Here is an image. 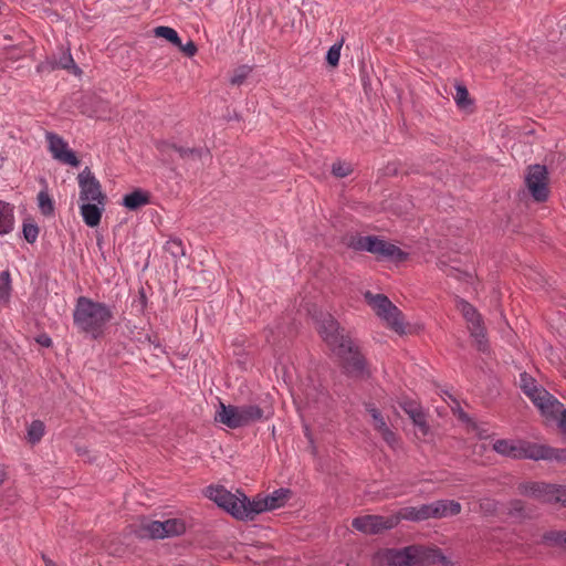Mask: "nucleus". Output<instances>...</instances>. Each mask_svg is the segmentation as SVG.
I'll return each mask as SVG.
<instances>
[{"instance_id": "41", "label": "nucleus", "mask_w": 566, "mask_h": 566, "mask_svg": "<svg viewBox=\"0 0 566 566\" xmlns=\"http://www.w3.org/2000/svg\"><path fill=\"white\" fill-rule=\"evenodd\" d=\"M518 386H520L521 390L523 391V394H525V390H531L533 388L538 387L539 385L537 384V381L534 377H532L526 371H523L520 374Z\"/></svg>"}, {"instance_id": "9", "label": "nucleus", "mask_w": 566, "mask_h": 566, "mask_svg": "<svg viewBox=\"0 0 566 566\" xmlns=\"http://www.w3.org/2000/svg\"><path fill=\"white\" fill-rule=\"evenodd\" d=\"M492 449L506 458L513 460L536 461L537 443L524 439H499L493 443Z\"/></svg>"}, {"instance_id": "30", "label": "nucleus", "mask_w": 566, "mask_h": 566, "mask_svg": "<svg viewBox=\"0 0 566 566\" xmlns=\"http://www.w3.org/2000/svg\"><path fill=\"white\" fill-rule=\"evenodd\" d=\"M11 275L8 270L0 273V303L8 304L11 297Z\"/></svg>"}, {"instance_id": "46", "label": "nucleus", "mask_w": 566, "mask_h": 566, "mask_svg": "<svg viewBox=\"0 0 566 566\" xmlns=\"http://www.w3.org/2000/svg\"><path fill=\"white\" fill-rule=\"evenodd\" d=\"M378 432L381 434L382 439L390 447H394L397 443V441H398L397 436L395 434V432L392 430H390V428L388 426Z\"/></svg>"}, {"instance_id": "10", "label": "nucleus", "mask_w": 566, "mask_h": 566, "mask_svg": "<svg viewBox=\"0 0 566 566\" xmlns=\"http://www.w3.org/2000/svg\"><path fill=\"white\" fill-rule=\"evenodd\" d=\"M457 308L468 322L470 334L475 339L478 349L483 353L486 352L489 347L486 331L483 325L482 316L478 310L464 298H459L457 301Z\"/></svg>"}, {"instance_id": "18", "label": "nucleus", "mask_w": 566, "mask_h": 566, "mask_svg": "<svg viewBox=\"0 0 566 566\" xmlns=\"http://www.w3.org/2000/svg\"><path fill=\"white\" fill-rule=\"evenodd\" d=\"M400 408L410 417L413 424L419 429L423 437L430 432V427L427 422V416L422 408L412 400H403L399 402Z\"/></svg>"}, {"instance_id": "7", "label": "nucleus", "mask_w": 566, "mask_h": 566, "mask_svg": "<svg viewBox=\"0 0 566 566\" xmlns=\"http://www.w3.org/2000/svg\"><path fill=\"white\" fill-rule=\"evenodd\" d=\"M339 359V367L349 378L364 379L370 376L366 357L352 339L344 348L335 353Z\"/></svg>"}, {"instance_id": "3", "label": "nucleus", "mask_w": 566, "mask_h": 566, "mask_svg": "<svg viewBox=\"0 0 566 566\" xmlns=\"http://www.w3.org/2000/svg\"><path fill=\"white\" fill-rule=\"evenodd\" d=\"M206 495L219 507L240 521H253L258 514L269 511L266 500L261 494H258L251 501L244 493L239 492V495H237L224 486L210 485L207 488Z\"/></svg>"}, {"instance_id": "47", "label": "nucleus", "mask_w": 566, "mask_h": 566, "mask_svg": "<svg viewBox=\"0 0 566 566\" xmlns=\"http://www.w3.org/2000/svg\"><path fill=\"white\" fill-rule=\"evenodd\" d=\"M177 46L189 57L193 56L198 51L196 43L191 40H189L185 45L180 42V45Z\"/></svg>"}, {"instance_id": "2", "label": "nucleus", "mask_w": 566, "mask_h": 566, "mask_svg": "<svg viewBox=\"0 0 566 566\" xmlns=\"http://www.w3.org/2000/svg\"><path fill=\"white\" fill-rule=\"evenodd\" d=\"M437 563L448 565L450 562L440 548L419 545L380 549L371 559V566H427Z\"/></svg>"}, {"instance_id": "34", "label": "nucleus", "mask_w": 566, "mask_h": 566, "mask_svg": "<svg viewBox=\"0 0 566 566\" xmlns=\"http://www.w3.org/2000/svg\"><path fill=\"white\" fill-rule=\"evenodd\" d=\"M164 249L167 253H169L175 259H179V258L184 256L186 253L184 243H182L181 239H179V238H170L166 242Z\"/></svg>"}, {"instance_id": "48", "label": "nucleus", "mask_w": 566, "mask_h": 566, "mask_svg": "<svg viewBox=\"0 0 566 566\" xmlns=\"http://www.w3.org/2000/svg\"><path fill=\"white\" fill-rule=\"evenodd\" d=\"M35 342L39 345L46 347V348L52 347V345H53L52 338L46 333L39 334L35 337Z\"/></svg>"}, {"instance_id": "21", "label": "nucleus", "mask_w": 566, "mask_h": 566, "mask_svg": "<svg viewBox=\"0 0 566 566\" xmlns=\"http://www.w3.org/2000/svg\"><path fill=\"white\" fill-rule=\"evenodd\" d=\"M149 202L150 193L146 190L138 188L129 193H126L123 197L122 205L130 211H136L139 208L148 205Z\"/></svg>"}, {"instance_id": "50", "label": "nucleus", "mask_w": 566, "mask_h": 566, "mask_svg": "<svg viewBox=\"0 0 566 566\" xmlns=\"http://www.w3.org/2000/svg\"><path fill=\"white\" fill-rule=\"evenodd\" d=\"M397 172H398L397 168H396V166L394 164L392 165H388L386 167V174L387 175H397Z\"/></svg>"}, {"instance_id": "52", "label": "nucleus", "mask_w": 566, "mask_h": 566, "mask_svg": "<svg viewBox=\"0 0 566 566\" xmlns=\"http://www.w3.org/2000/svg\"><path fill=\"white\" fill-rule=\"evenodd\" d=\"M459 418L463 421H469V416L464 411L460 412Z\"/></svg>"}, {"instance_id": "16", "label": "nucleus", "mask_w": 566, "mask_h": 566, "mask_svg": "<svg viewBox=\"0 0 566 566\" xmlns=\"http://www.w3.org/2000/svg\"><path fill=\"white\" fill-rule=\"evenodd\" d=\"M55 70H67L73 74H81V69L75 64L70 49L62 50L60 55L48 56L36 65L38 73H51Z\"/></svg>"}, {"instance_id": "20", "label": "nucleus", "mask_w": 566, "mask_h": 566, "mask_svg": "<svg viewBox=\"0 0 566 566\" xmlns=\"http://www.w3.org/2000/svg\"><path fill=\"white\" fill-rule=\"evenodd\" d=\"M84 223L90 228H95L101 223L104 206L97 202L86 201L80 207Z\"/></svg>"}, {"instance_id": "40", "label": "nucleus", "mask_w": 566, "mask_h": 566, "mask_svg": "<svg viewBox=\"0 0 566 566\" xmlns=\"http://www.w3.org/2000/svg\"><path fill=\"white\" fill-rule=\"evenodd\" d=\"M14 217L12 212L4 213L0 211V234H8L13 230Z\"/></svg>"}, {"instance_id": "45", "label": "nucleus", "mask_w": 566, "mask_h": 566, "mask_svg": "<svg viewBox=\"0 0 566 566\" xmlns=\"http://www.w3.org/2000/svg\"><path fill=\"white\" fill-rule=\"evenodd\" d=\"M417 514L419 516L418 522L433 518L432 503L422 504L419 507H417Z\"/></svg>"}, {"instance_id": "27", "label": "nucleus", "mask_w": 566, "mask_h": 566, "mask_svg": "<svg viewBox=\"0 0 566 566\" xmlns=\"http://www.w3.org/2000/svg\"><path fill=\"white\" fill-rule=\"evenodd\" d=\"M164 538L182 535L186 532V524L181 518H169L161 522Z\"/></svg>"}, {"instance_id": "5", "label": "nucleus", "mask_w": 566, "mask_h": 566, "mask_svg": "<svg viewBox=\"0 0 566 566\" xmlns=\"http://www.w3.org/2000/svg\"><path fill=\"white\" fill-rule=\"evenodd\" d=\"M349 247L356 251H366L376 255L377 260H388L401 263L408 260L409 254L399 247L377 235H360L353 238Z\"/></svg>"}, {"instance_id": "24", "label": "nucleus", "mask_w": 566, "mask_h": 566, "mask_svg": "<svg viewBox=\"0 0 566 566\" xmlns=\"http://www.w3.org/2000/svg\"><path fill=\"white\" fill-rule=\"evenodd\" d=\"M556 461L557 463H566V448H553L547 444L537 443L536 461Z\"/></svg>"}, {"instance_id": "42", "label": "nucleus", "mask_w": 566, "mask_h": 566, "mask_svg": "<svg viewBox=\"0 0 566 566\" xmlns=\"http://www.w3.org/2000/svg\"><path fill=\"white\" fill-rule=\"evenodd\" d=\"M250 72H251V69L247 65H242V66L238 67L234 71V74L232 75V77L230 78V83L233 85L242 84L245 81V78L248 77Z\"/></svg>"}, {"instance_id": "36", "label": "nucleus", "mask_w": 566, "mask_h": 566, "mask_svg": "<svg viewBox=\"0 0 566 566\" xmlns=\"http://www.w3.org/2000/svg\"><path fill=\"white\" fill-rule=\"evenodd\" d=\"M499 502L491 497H483L479 502V511L484 516H494L497 513Z\"/></svg>"}, {"instance_id": "28", "label": "nucleus", "mask_w": 566, "mask_h": 566, "mask_svg": "<svg viewBox=\"0 0 566 566\" xmlns=\"http://www.w3.org/2000/svg\"><path fill=\"white\" fill-rule=\"evenodd\" d=\"M507 514L520 520H526L533 516V512L526 507L522 500L518 499L510 501Z\"/></svg>"}, {"instance_id": "26", "label": "nucleus", "mask_w": 566, "mask_h": 566, "mask_svg": "<svg viewBox=\"0 0 566 566\" xmlns=\"http://www.w3.org/2000/svg\"><path fill=\"white\" fill-rule=\"evenodd\" d=\"M291 496L292 491L290 489L281 488L273 491L271 494L265 495L264 500H266L269 511H273L275 509L283 507Z\"/></svg>"}, {"instance_id": "19", "label": "nucleus", "mask_w": 566, "mask_h": 566, "mask_svg": "<svg viewBox=\"0 0 566 566\" xmlns=\"http://www.w3.org/2000/svg\"><path fill=\"white\" fill-rule=\"evenodd\" d=\"M157 149L160 150L161 153H166L168 149H174L179 154L180 158L182 159H200L203 153L210 154V150L208 148H188L164 140L157 144Z\"/></svg>"}, {"instance_id": "12", "label": "nucleus", "mask_w": 566, "mask_h": 566, "mask_svg": "<svg viewBox=\"0 0 566 566\" xmlns=\"http://www.w3.org/2000/svg\"><path fill=\"white\" fill-rule=\"evenodd\" d=\"M318 333L334 354L352 340L350 336L329 314L321 321Z\"/></svg>"}, {"instance_id": "31", "label": "nucleus", "mask_w": 566, "mask_h": 566, "mask_svg": "<svg viewBox=\"0 0 566 566\" xmlns=\"http://www.w3.org/2000/svg\"><path fill=\"white\" fill-rule=\"evenodd\" d=\"M45 426L41 420H33L28 427V441L35 444L41 441L44 436Z\"/></svg>"}, {"instance_id": "37", "label": "nucleus", "mask_w": 566, "mask_h": 566, "mask_svg": "<svg viewBox=\"0 0 566 566\" xmlns=\"http://www.w3.org/2000/svg\"><path fill=\"white\" fill-rule=\"evenodd\" d=\"M391 517L397 518V525L402 521H412L418 522V514H417V507L416 506H405L400 509L396 514H392Z\"/></svg>"}, {"instance_id": "14", "label": "nucleus", "mask_w": 566, "mask_h": 566, "mask_svg": "<svg viewBox=\"0 0 566 566\" xmlns=\"http://www.w3.org/2000/svg\"><path fill=\"white\" fill-rule=\"evenodd\" d=\"M352 526L367 535H378L397 526V518L391 515H363L355 517Z\"/></svg>"}, {"instance_id": "39", "label": "nucleus", "mask_w": 566, "mask_h": 566, "mask_svg": "<svg viewBox=\"0 0 566 566\" xmlns=\"http://www.w3.org/2000/svg\"><path fill=\"white\" fill-rule=\"evenodd\" d=\"M343 42L344 40L342 39L338 43L333 44L326 53V62L332 67H336L339 63Z\"/></svg>"}, {"instance_id": "13", "label": "nucleus", "mask_w": 566, "mask_h": 566, "mask_svg": "<svg viewBox=\"0 0 566 566\" xmlns=\"http://www.w3.org/2000/svg\"><path fill=\"white\" fill-rule=\"evenodd\" d=\"M80 187V200L93 201L105 206L107 196L103 192L99 181L88 167H85L77 176Z\"/></svg>"}, {"instance_id": "35", "label": "nucleus", "mask_w": 566, "mask_h": 566, "mask_svg": "<svg viewBox=\"0 0 566 566\" xmlns=\"http://www.w3.org/2000/svg\"><path fill=\"white\" fill-rule=\"evenodd\" d=\"M40 229L36 223L24 220L22 226L23 238L28 243H34L38 239Z\"/></svg>"}, {"instance_id": "32", "label": "nucleus", "mask_w": 566, "mask_h": 566, "mask_svg": "<svg viewBox=\"0 0 566 566\" xmlns=\"http://www.w3.org/2000/svg\"><path fill=\"white\" fill-rule=\"evenodd\" d=\"M455 103L460 109H467L469 106L473 105V101L470 97L469 91L465 85L457 84L455 85Z\"/></svg>"}, {"instance_id": "17", "label": "nucleus", "mask_w": 566, "mask_h": 566, "mask_svg": "<svg viewBox=\"0 0 566 566\" xmlns=\"http://www.w3.org/2000/svg\"><path fill=\"white\" fill-rule=\"evenodd\" d=\"M46 139L49 142V149L52 153L54 159L62 164L70 165L72 167H78L81 161L76 154L67 148V143L55 133H46Z\"/></svg>"}, {"instance_id": "11", "label": "nucleus", "mask_w": 566, "mask_h": 566, "mask_svg": "<svg viewBox=\"0 0 566 566\" xmlns=\"http://www.w3.org/2000/svg\"><path fill=\"white\" fill-rule=\"evenodd\" d=\"M525 185L536 202H545L549 196L547 167L539 164L528 166Z\"/></svg>"}, {"instance_id": "8", "label": "nucleus", "mask_w": 566, "mask_h": 566, "mask_svg": "<svg viewBox=\"0 0 566 566\" xmlns=\"http://www.w3.org/2000/svg\"><path fill=\"white\" fill-rule=\"evenodd\" d=\"M518 491L523 495L532 496L544 503H560L566 506V485L527 482L520 484Z\"/></svg>"}, {"instance_id": "43", "label": "nucleus", "mask_w": 566, "mask_h": 566, "mask_svg": "<svg viewBox=\"0 0 566 566\" xmlns=\"http://www.w3.org/2000/svg\"><path fill=\"white\" fill-rule=\"evenodd\" d=\"M132 307L136 310L139 314H143L147 307V296L144 287H140L138 291V296L133 301Z\"/></svg>"}, {"instance_id": "15", "label": "nucleus", "mask_w": 566, "mask_h": 566, "mask_svg": "<svg viewBox=\"0 0 566 566\" xmlns=\"http://www.w3.org/2000/svg\"><path fill=\"white\" fill-rule=\"evenodd\" d=\"M524 395L539 410L543 417L554 416L559 408L564 407L563 403L543 386L525 390Z\"/></svg>"}, {"instance_id": "38", "label": "nucleus", "mask_w": 566, "mask_h": 566, "mask_svg": "<svg viewBox=\"0 0 566 566\" xmlns=\"http://www.w3.org/2000/svg\"><path fill=\"white\" fill-rule=\"evenodd\" d=\"M353 166L349 163L337 160L332 165V175L336 178H345L353 172Z\"/></svg>"}, {"instance_id": "1", "label": "nucleus", "mask_w": 566, "mask_h": 566, "mask_svg": "<svg viewBox=\"0 0 566 566\" xmlns=\"http://www.w3.org/2000/svg\"><path fill=\"white\" fill-rule=\"evenodd\" d=\"M73 324L77 332L99 339L105 335L108 324L114 318L109 305L94 301L87 296H78L73 310Z\"/></svg>"}, {"instance_id": "22", "label": "nucleus", "mask_w": 566, "mask_h": 566, "mask_svg": "<svg viewBox=\"0 0 566 566\" xmlns=\"http://www.w3.org/2000/svg\"><path fill=\"white\" fill-rule=\"evenodd\" d=\"M135 533L139 538L164 539L160 521H149L144 518Z\"/></svg>"}, {"instance_id": "6", "label": "nucleus", "mask_w": 566, "mask_h": 566, "mask_svg": "<svg viewBox=\"0 0 566 566\" xmlns=\"http://www.w3.org/2000/svg\"><path fill=\"white\" fill-rule=\"evenodd\" d=\"M364 298L391 329L400 335L406 333L402 312L385 294H373L370 291H366Z\"/></svg>"}, {"instance_id": "49", "label": "nucleus", "mask_w": 566, "mask_h": 566, "mask_svg": "<svg viewBox=\"0 0 566 566\" xmlns=\"http://www.w3.org/2000/svg\"><path fill=\"white\" fill-rule=\"evenodd\" d=\"M7 479H8V473L6 471V468L0 464V485H2Z\"/></svg>"}, {"instance_id": "23", "label": "nucleus", "mask_w": 566, "mask_h": 566, "mask_svg": "<svg viewBox=\"0 0 566 566\" xmlns=\"http://www.w3.org/2000/svg\"><path fill=\"white\" fill-rule=\"evenodd\" d=\"M433 518H443L458 515L461 512V504L454 500H439L432 502Z\"/></svg>"}, {"instance_id": "44", "label": "nucleus", "mask_w": 566, "mask_h": 566, "mask_svg": "<svg viewBox=\"0 0 566 566\" xmlns=\"http://www.w3.org/2000/svg\"><path fill=\"white\" fill-rule=\"evenodd\" d=\"M369 412L374 420L375 430L380 431L381 429L387 427V423H386L381 412L377 408L369 409Z\"/></svg>"}, {"instance_id": "51", "label": "nucleus", "mask_w": 566, "mask_h": 566, "mask_svg": "<svg viewBox=\"0 0 566 566\" xmlns=\"http://www.w3.org/2000/svg\"><path fill=\"white\" fill-rule=\"evenodd\" d=\"M42 558L45 562V566H57L53 560L48 558L44 554L42 555Z\"/></svg>"}, {"instance_id": "25", "label": "nucleus", "mask_w": 566, "mask_h": 566, "mask_svg": "<svg viewBox=\"0 0 566 566\" xmlns=\"http://www.w3.org/2000/svg\"><path fill=\"white\" fill-rule=\"evenodd\" d=\"M40 182L44 186V189H42L39 193H38V207L41 211V213L45 217H51L54 214V202L52 200V198L50 197L49 192H48V182H46V179L41 177L40 178Z\"/></svg>"}, {"instance_id": "29", "label": "nucleus", "mask_w": 566, "mask_h": 566, "mask_svg": "<svg viewBox=\"0 0 566 566\" xmlns=\"http://www.w3.org/2000/svg\"><path fill=\"white\" fill-rule=\"evenodd\" d=\"M542 543L566 548V531H548L542 536Z\"/></svg>"}, {"instance_id": "4", "label": "nucleus", "mask_w": 566, "mask_h": 566, "mask_svg": "<svg viewBox=\"0 0 566 566\" xmlns=\"http://www.w3.org/2000/svg\"><path fill=\"white\" fill-rule=\"evenodd\" d=\"M273 416V410L270 408L266 411L256 405L233 406L220 402V409L214 416V420L228 428L237 429L247 427L253 422L262 419L268 420Z\"/></svg>"}, {"instance_id": "33", "label": "nucleus", "mask_w": 566, "mask_h": 566, "mask_svg": "<svg viewBox=\"0 0 566 566\" xmlns=\"http://www.w3.org/2000/svg\"><path fill=\"white\" fill-rule=\"evenodd\" d=\"M154 33L158 38L166 39L174 45H180V38L177 31L170 27L160 25L154 29Z\"/></svg>"}]
</instances>
